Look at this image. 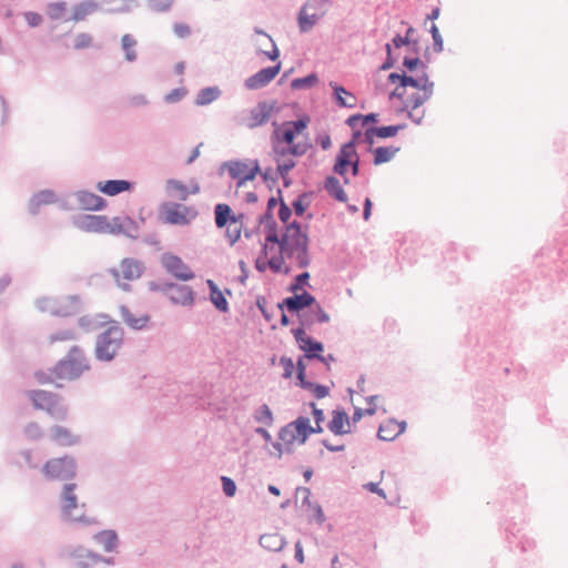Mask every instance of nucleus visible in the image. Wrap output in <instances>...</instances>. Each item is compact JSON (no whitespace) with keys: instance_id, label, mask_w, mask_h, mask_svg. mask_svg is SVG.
Masks as SVG:
<instances>
[{"instance_id":"nucleus-1","label":"nucleus","mask_w":568,"mask_h":568,"mask_svg":"<svg viewBox=\"0 0 568 568\" xmlns=\"http://www.w3.org/2000/svg\"><path fill=\"white\" fill-rule=\"evenodd\" d=\"M267 219L268 222L271 221L272 227L264 234L262 252L265 255L270 251L285 253L287 258L296 261L298 267L306 268L311 264L310 237L306 231L308 225H305L304 229L300 222L292 221L285 225L284 232L280 234L275 219L270 215Z\"/></svg>"},{"instance_id":"nucleus-2","label":"nucleus","mask_w":568,"mask_h":568,"mask_svg":"<svg viewBox=\"0 0 568 568\" xmlns=\"http://www.w3.org/2000/svg\"><path fill=\"white\" fill-rule=\"evenodd\" d=\"M123 344V329L113 323L101 333L95 343V357L102 362H111Z\"/></svg>"},{"instance_id":"nucleus-3","label":"nucleus","mask_w":568,"mask_h":568,"mask_svg":"<svg viewBox=\"0 0 568 568\" xmlns=\"http://www.w3.org/2000/svg\"><path fill=\"white\" fill-rule=\"evenodd\" d=\"M87 369H89V363L83 352L78 346H73L67 357L57 364L54 372L59 378L73 379Z\"/></svg>"},{"instance_id":"nucleus-4","label":"nucleus","mask_w":568,"mask_h":568,"mask_svg":"<svg viewBox=\"0 0 568 568\" xmlns=\"http://www.w3.org/2000/svg\"><path fill=\"white\" fill-rule=\"evenodd\" d=\"M407 87L414 89H423V93H413L406 100L412 103V109H418L433 97L435 83L429 79V77L425 72H423L422 75L416 78L413 75H408L406 72H403L402 88L405 89Z\"/></svg>"},{"instance_id":"nucleus-5","label":"nucleus","mask_w":568,"mask_h":568,"mask_svg":"<svg viewBox=\"0 0 568 568\" xmlns=\"http://www.w3.org/2000/svg\"><path fill=\"white\" fill-rule=\"evenodd\" d=\"M30 398L36 408L45 410L53 418L64 419L67 417V407L54 395L45 390H36L30 394Z\"/></svg>"},{"instance_id":"nucleus-6","label":"nucleus","mask_w":568,"mask_h":568,"mask_svg":"<svg viewBox=\"0 0 568 568\" xmlns=\"http://www.w3.org/2000/svg\"><path fill=\"white\" fill-rule=\"evenodd\" d=\"M38 307L43 312H49L58 316H70L79 311V301L74 296L63 300L41 298L38 301Z\"/></svg>"},{"instance_id":"nucleus-7","label":"nucleus","mask_w":568,"mask_h":568,"mask_svg":"<svg viewBox=\"0 0 568 568\" xmlns=\"http://www.w3.org/2000/svg\"><path fill=\"white\" fill-rule=\"evenodd\" d=\"M307 116L293 121H286L281 126H276L272 133V141H281L285 144H292L295 138L301 134L308 125Z\"/></svg>"},{"instance_id":"nucleus-8","label":"nucleus","mask_w":568,"mask_h":568,"mask_svg":"<svg viewBox=\"0 0 568 568\" xmlns=\"http://www.w3.org/2000/svg\"><path fill=\"white\" fill-rule=\"evenodd\" d=\"M44 475L52 480H68L75 474V465L71 458H53L43 468Z\"/></svg>"},{"instance_id":"nucleus-9","label":"nucleus","mask_w":568,"mask_h":568,"mask_svg":"<svg viewBox=\"0 0 568 568\" xmlns=\"http://www.w3.org/2000/svg\"><path fill=\"white\" fill-rule=\"evenodd\" d=\"M162 213L164 222L174 225H186L197 215L193 207L178 203L164 205Z\"/></svg>"},{"instance_id":"nucleus-10","label":"nucleus","mask_w":568,"mask_h":568,"mask_svg":"<svg viewBox=\"0 0 568 568\" xmlns=\"http://www.w3.org/2000/svg\"><path fill=\"white\" fill-rule=\"evenodd\" d=\"M314 304H316L315 296L307 291H303L302 293H293V295L283 298L282 302L277 304V307L281 311L286 310L300 316L301 313L312 307Z\"/></svg>"},{"instance_id":"nucleus-11","label":"nucleus","mask_w":568,"mask_h":568,"mask_svg":"<svg viewBox=\"0 0 568 568\" xmlns=\"http://www.w3.org/2000/svg\"><path fill=\"white\" fill-rule=\"evenodd\" d=\"M161 264L170 275L179 281L187 282L194 278L192 270L178 255L164 253Z\"/></svg>"},{"instance_id":"nucleus-12","label":"nucleus","mask_w":568,"mask_h":568,"mask_svg":"<svg viewBox=\"0 0 568 568\" xmlns=\"http://www.w3.org/2000/svg\"><path fill=\"white\" fill-rule=\"evenodd\" d=\"M143 264L133 258H124L120 264V271L112 270V274L118 283V285L123 291H129L130 287L125 283H121L120 277L126 281L138 280L143 273Z\"/></svg>"},{"instance_id":"nucleus-13","label":"nucleus","mask_w":568,"mask_h":568,"mask_svg":"<svg viewBox=\"0 0 568 568\" xmlns=\"http://www.w3.org/2000/svg\"><path fill=\"white\" fill-rule=\"evenodd\" d=\"M358 155L356 149L354 150V142H345L338 153L336 154L333 165V172L343 178L344 183L348 184L349 179L346 175L351 161Z\"/></svg>"},{"instance_id":"nucleus-14","label":"nucleus","mask_w":568,"mask_h":568,"mask_svg":"<svg viewBox=\"0 0 568 568\" xmlns=\"http://www.w3.org/2000/svg\"><path fill=\"white\" fill-rule=\"evenodd\" d=\"M75 485L65 484L61 496V510L64 517L71 520H80L81 515H75L74 511L79 509L77 496L74 494Z\"/></svg>"},{"instance_id":"nucleus-15","label":"nucleus","mask_w":568,"mask_h":568,"mask_svg":"<svg viewBox=\"0 0 568 568\" xmlns=\"http://www.w3.org/2000/svg\"><path fill=\"white\" fill-rule=\"evenodd\" d=\"M169 300L176 305L191 307L195 302L194 293L186 285L170 284L166 287Z\"/></svg>"},{"instance_id":"nucleus-16","label":"nucleus","mask_w":568,"mask_h":568,"mask_svg":"<svg viewBox=\"0 0 568 568\" xmlns=\"http://www.w3.org/2000/svg\"><path fill=\"white\" fill-rule=\"evenodd\" d=\"M297 321L301 325L311 328L316 323H328L329 315L325 312L321 304L316 302V304H314L312 307L301 313L300 316H297Z\"/></svg>"},{"instance_id":"nucleus-17","label":"nucleus","mask_w":568,"mask_h":568,"mask_svg":"<svg viewBox=\"0 0 568 568\" xmlns=\"http://www.w3.org/2000/svg\"><path fill=\"white\" fill-rule=\"evenodd\" d=\"M506 532L509 542H516V546L519 547L523 552L529 551L536 546V541L532 538L526 534H521V528L517 527L516 523L507 524Z\"/></svg>"},{"instance_id":"nucleus-18","label":"nucleus","mask_w":568,"mask_h":568,"mask_svg":"<svg viewBox=\"0 0 568 568\" xmlns=\"http://www.w3.org/2000/svg\"><path fill=\"white\" fill-rule=\"evenodd\" d=\"M78 229L85 232L105 233L108 219L102 215H83L75 221Z\"/></svg>"},{"instance_id":"nucleus-19","label":"nucleus","mask_w":568,"mask_h":568,"mask_svg":"<svg viewBox=\"0 0 568 568\" xmlns=\"http://www.w3.org/2000/svg\"><path fill=\"white\" fill-rule=\"evenodd\" d=\"M281 71V62L266 67L251 75V90H257L266 87Z\"/></svg>"},{"instance_id":"nucleus-20","label":"nucleus","mask_w":568,"mask_h":568,"mask_svg":"<svg viewBox=\"0 0 568 568\" xmlns=\"http://www.w3.org/2000/svg\"><path fill=\"white\" fill-rule=\"evenodd\" d=\"M276 110L275 101H262L251 110V126L262 125L266 123L272 113Z\"/></svg>"},{"instance_id":"nucleus-21","label":"nucleus","mask_w":568,"mask_h":568,"mask_svg":"<svg viewBox=\"0 0 568 568\" xmlns=\"http://www.w3.org/2000/svg\"><path fill=\"white\" fill-rule=\"evenodd\" d=\"M349 426V417L344 409H334L333 417L327 424L328 429L337 436L349 434L351 428H345L344 425Z\"/></svg>"},{"instance_id":"nucleus-22","label":"nucleus","mask_w":568,"mask_h":568,"mask_svg":"<svg viewBox=\"0 0 568 568\" xmlns=\"http://www.w3.org/2000/svg\"><path fill=\"white\" fill-rule=\"evenodd\" d=\"M79 206L88 211H99L104 206V200L91 192L79 191L75 194Z\"/></svg>"},{"instance_id":"nucleus-23","label":"nucleus","mask_w":568,"mask_h":568,"mask_svg":"<svg viewBox=\"0 0 568 568\" xmlns=\"http://www.w3.org/2000/svg\"><path fill=\"white\" fill-rule=\"evenodd\" d=\"M100 9V4L97 1L93 0H85L78 4H75L72 8V14L69 19H65V21H83L88 16L97 12Z\"/></svg>"},{"instance_id":"nucleus-24","label":"nucleus","mask_w":568,"mask_h":568,"mask_svg":"<svg viewBox=\"0 0 568 568\" xmlns=\"http://www.w3.org/2000/svg\"><path fill=\"white\" fill-rule=\"evenodd\" d=\"M97 187L102 193L109 196H114L119 193L131 190L132 184L125 180H109L105 182H99Z\"/></svg>"},{"instance_id":"nucleus-25","label":"nucleus","mask_w":568,"mask_h":568,"mask_svg":"<svg viewBox=\"0 0 568 568\" xmlns=\"http://www.w3.org/2000/svg\"><path fill=\"white\" fill-rule=\"evenodd\" d=\"M224 169H227L229 174L232 179L239 181V185L243 184L246 180H248V174L246 173L247 165L241 161H230L222 164L220 169V173L222 174Z\"/></svg>"},{"instance_id":"nucleus-26","label":"nucleus","mask_w":568,"mask_h":568,"mask_svg":"<svg viewBox=\"0 0 568 568\" xmlns=\"http://www.w3.org/2000/svg\"><path fill=\"white\" fill-rule=\"evenodd\" d=\"M325 191L336 201L341 203L347 202V194L344 191L339 180L334 175H328L324 180Z\"/></svg>"},{"instance_id":"nucleus-27","label":"nucleus","mask_w":568,"mask_h":568,"mask_svg":"<svg viewBox=\"0 0 568 568\" xmlns=\"http://www.w3.org/2000/svg\"><path fill=\"white\" fill-rule=\"evenodd\" d=\"M334 90V100L339 108L354 109L356 106V98L349 93L344 87L331 83Z\"/></svg>"},{"instance_id":"nucleus-28","label":"nucleus","mask_w":568,"mask_h":568,"mask_svg":"<svg viewBox=\"0 0 568 568\" xmlns=\"http://www.w3.org/2000/svg\"><path fill=\"white\" fill-rule=\"evenodd\" d=\"M120 313L123 322L131 327L132 329L140 331L146 327L148 323L150 322V316L146 314H143L139 317H134L129 308L124 305L120 307Z\"/></svg>"},{"instance_id":"nucleus-29","label":"nucleus","mask_w":568,"mask_h":568,"mask_svg":"<svg viewBox=\"0 0 568 568\" xmlns=\"http://www.w3.org/2000/svg\"><path fill=\"white\" fill-rule=\"evenodd\" d=\"M206 284L210 288V300L212 304L219 310L220 312H227L229 311V303L225 298L224 293L219 288L216 283L213 280H207Z\"/></svg>"},{"instance_id":"nucleus-30","label":"nucleus","mask_w":568,"mask_h":568,"mask_svg":"<svg viewBox=\"0 0 568 568\" xmlns=\"http://www.w3.org/2000/svg\"><path fill=\"white\" fill-rule=\"evenodd\" d=\"M94 540L104 551L111 552L118 547V535L114 530H102L94 535Z\"/></svg>"},{"instance_id":"nucleus-31","label":"nucleus","mask_w":568,"mask_h":568,"mask_svg":"<svg viewBox=\"0 0 568 568\" xmlns=\"http://www.w3.org/2000/svg\"><path fill=\"white\" fill-rule=\"evenodd\" d=\"M398 146H377L375 149H368L374 155L373 163L374 165H381L389 162L399 152Z\"/></svg>"},{"instance_id":"nucleus-32","label":"nucleus","mask_w":568,"mask_h":568,"mask_svg":"<svg viewBox=\"0 0 568 568\" xmlns=\"http://www.w3.org/2000/svg\"><path fill=\"white\" fill-rule=\"evenodd\" d=\"M260 545L270 551H281L285 545L286 539L280 534H264L260 537Z\"/></svg>"},{"instance_id":"nucleus-33","label":"nucleus","mask_w":568,"mask_h":568,"mask_svg":"<svg viewBox=\"0 0 568 568\" xmlns=\"http://www.w3.org/2000/svg\"><path fill=\"white\" fill-rule=\"evenodd\" d=\"M51 439L60 446H71L78 443V437L61 426L52 429Z\"/></svg>"},{"instance_id":"nucleus-34","label":"nucleus","mask_w":568,"mask_h":568,"mask_svg":"<svg viewBox=\"0 0 568 568\" xmlns=\"http://www.w3.org/2000/svg\"><path fill=\"white\" fill-rule=\"evenodd\" d=\"M320 18H317L314 13L310 12L307 9L302 7L298 11L297 23L300 31L302 33L310 32L314 26L317 23Z\"/></svg>"},{"instance_id":"nucleus-35","label":"nucleus","mask_w":568,"mask_h":568,"mask_svg":"<svg viewBox=\"0 0 568 568\" xmlns=\"http://www.w3.org/2000/svg\"><path fill=\"white\" fill-rule=\"evenodd\" d=\"M300 348L304 352L305 358L313 361L317 359L323 353L324 344L313 337H310Z\"/></svg>"},{"instance_id":"nucleus-36","label":"nucleus","mask_w":568,"mask_h":568,"mask_svg":"<svg viewBox=\"0 0 568 568\" xmlns=\"http://www.w3.org/2000/svg\"><path fill=\"white\" fill-rule=\"evenodd\" d=\"M109 6L106 11L110 13L129 12L138 7L136 0H104Z\"/></svg>"},{"instance_id":"nucleus-37","label":"nucleus","mask_w":568,"mask_h":568,"mask_svg":"<svg viewBox=\"0 0 568 568\" xmlns=\"http://www.w3.org/2000/svg\"><path fill=\"white\" fill-rule=\"evenodd\" d=\"M399 436L396 429V419L390 418L386 423L381 424L377 437L384 442H392Z\"/></svg>"},{"instance_id":"nucleus-38","label":"nucleus","mask_w":568,"mask_h":568,"mask_svg":"<svg viewBox=\"0 0 568 568\" xmlns=\"http://www.w3.org/2000/svg\"><path fill=\"white\" fill-rule=\"evenodd\" d=\"M332 4L333 2L331 0H308L303 7L322 19L331 9Z\"/></svg>"},{"instance_id":"nucleus-39","label":"nucleus","mask_w":568,"mask_h":568,"mask_svg":"<svg viewBox=\"0 0 568 568\" xmlns=\"http://www.w3.org/2000/svg\"><path fill=\"white\" fill-rule=\"evenodd\" d=\"M55 202V194L50 190H44L36 195L30 201V211L37 213L41 204H50Z\"/></svg>"},{"instance_id":"nucleus-40","label":"nucleus","mask_w":568,"mask_h":568,"mask_svg":"<svg viewBox=\"0 0 568 568\" xmlns=\"http://www.w3.org/2000/svg\"><path fill=\"white\" fill-rule=\"evenodd\" d=\"M277 204L280 205V195L277 197L271 196L267 201L266 211L258 219V223L263 227V234H265V232L270 231V227H272L271 221L268 222L267 216L270 215L272 219H274L272 211Z\"/></svg>"},{"instance_id":"nucleus-41","label":"nucleus","mask_w":568,"mask_h":568,"mask_svg":"<svg viewBox=\"0 0 568 568\" xmlns=\"http://www.w3.org/2000/svg\"><path fill=\"white\" fill-rule=\"evenodd\" d=\"M221 94V91L217 87H209L202 89L196 97L195 103L197 105H206L213 101H215Z\"/></svg>"},{"instance_id":"nucleus-42","label":"nucleus","mask_w":568,"mask_h":568,"mask_svg":"<svg viewBox=\"0 0 568 568\" xmlns=\"http://www.w3.org/2000/svg\"><path fill=\"white\" fill-rule=\"evenodd\" d=\"M293 428L295 436H297V443L303 445L306 443L312 434L323 433V427L306 428V425H290Z\"/></svg>"},{"instance_id":"nucleus-43","label":"nucleus","mask_w":568,"mask_h":568,"mask_svg":"<svg viewBox=\"0 0 568 568\" xmlns=\"http://www.w3.org/2000/svg\"><path fill=\"white\" fill-rule=\"evenodd\" d=\"M165 189L170 195L176 196L178 199L183 201L186 200L189 195L187 187L181 181L178 180H169L166 182Z\"/></svg>"},{"instance_id":"nucleus-44","label":"nucleus","mask_w":568,"mask_h":568,"mask_svg":"<svg viewBox=\"0 0 568 568\" xmlns=\"http://www.w3.org/2000/svg\"><path fill=\"white\" fill-rule=\"evenodd\" d=\"M311 192H303L292 202V210L296 216H303L311 204Z\"/></svg>"},{"instance_id":"nucleus-45","label":"nucleus","mask_w":568,"mask_h":568,"mask_svg":"<svg viewBox=\"0 0 568 568\" xmlns=\"http://www.w3.org/2000/svg\"><path fill=\"white\" fill-rule=\"evenodd\" d=\"M318 82L316 73H310L302 78H295L291 82L292 90H306L311 89Z\"/></svg>"},{"instance_id":"nucleus-46","label":"nucleus","mask_w":568,"mask_h":568,"mask_svg":"<svg viewBox=\"0 0 568 568\" xmlns=\"http://www.w3.org/2000/svg\"><path fill=\"white\" fill-rule=\"evenodd\" d=\"M406 123H399L396 125H383V126H373L375 134L379 139H388L395 136L399 131L406 129Z\"/></svg>"},{"instance_id":"nucleus-47","label":"nucleus","mask_w":568,"mask_h":568,"mask_svg":"<svg viewBox=\"0 0 568 568\" xmlns=\"http://www.w3.org/2000/svg\"><path fill=\"white\" fill-rule=\"evenodd\" d=\"M122 50L124 51L125 59L129 62H133L136 59L135 45L136 41L131 34H124L121 39Z\"/></svg>"},{"instance_id":"nucleus-48","label":"nucleus","mask_w":568,"mask_h":568,"mask_svg":"<svg viewBox=\"0 0 568 568\" xmlns=\"http://www.w3.org/2000/svg\"><path fill=\"white\" fill-rule=\"evenodd\" d=\"M226 226V237L231 245H234L241 236L242 223L232 216Z\"/></svg>"},{"instance_id":"nucleus-49","label":"nucleus","mask_w":568,"mask_h":568,"mask_svg":"<svg viewBox=\"0 0 568 568\" xmlns=\"http://www.w3.org/2000/svg\"><path fill=\"white\" fill-rule=\"evenodd\" d=\"M300 387L306 390H311L317 399H322L329 394V387L310 381L303 382Z\"/></svg>"},{"instance_id":"nucleus-50","label":"nucleus","mask_w":568,"mask_h":568,"mask_svg":"<svg viewBox=\"0 0 568 568\" xmlns=\"http://www.w3.org/2000/svg\"><path fill=\"white\" fill-rule=\"evenodd\" d=\"M67 2L58 1L52 2L48 6V16L52 20H64L65 21Z\"/></svg>"},{"instance_id":"nucleus-51","label":"nucleus","mask_w":568,"mask_h":568,"mask_svg":"<svg viewBox=\"0 0 568 568\" xmlns=\"http://www.w3.org/2000/svg\"><path fill=\"white\" fill-rule=\"evenodd\" d=\"M231 209L227 204H217L215 206V223L217 227H223L229 224L230 220L232 219L230 216Z\"/></svg>"},{"instance_id":"nucleus-52","label":"nucleus","mask_w":568,"mask_h":568,"mask_svg":"<svg viewBox=\"0 0 568 568\" xmlns=\"http://www.w3.org/2000/svg\"><path fill=\"white\" fill-rule=\"evenodd\" d=\"M285 258H287L285 253H278L268 258L267 265L274 273H280L283 271L285 274H288L291 271L288 266H285L283 270Z\"/></svg>"},{"instance_id":"nucleus-53","label":"nucleus","mask_w":568,"mask_h":568,"mask_svg":"<svg viewBox=\"0 0 568 568\" xmlns=\"http://www.w3.org/2000/svg\"><path fill=\"white\" fill-rule=\"evenodd\" d=\"M264 38H265V41L270 44L271 49L270 50H265V49L258 48V49H256V53L265 55L271 61L278 60V58H280V50H278L275 41L268 34H264Z\"/></svg>"},{"instance_id":"nucleus-54","label":"nucleus","mask_w":568,"mask_h":568,"mask_svg":"<svg viewBox=\"0 0 568 568\" xmlns=\"http://www.w3.org/2000/svg\"><path fill=\"white\" fill-rule=\"evenodd\" d=\"M254 419L265 426H271L273 423V414L267 405L260 406L254 413Z\"/></svg>"},{"instance_id":"nucleus-55","label":"nucleus","mask_w":568,"mask_h":568,"mask_svg":"<svg viewBox=\"0 0 568 568\" xmlns=\"http://www.w3.org/2000/svg\"><path fill=\"white\" fill-rule=\"evenodd\" d=\"M310 278L311 275L308 272H302L294 277L287 290L292 293H298V291L303 292L304 286L308 285Z\"/></svg>"},{"instance_id":"nucleus-56","label":"nucleus","mask_w":568,"mask_h":568,"mask_svg":"<svg viewBox=\"0 0 568 568\" xmlns=\"http://www.w3.org/2000/svg\"><path fill=\"white\" fill-rule=\"evenodd\" d=\"M412 109V103L408 101H404L403 106L397 110V112H405L407 118L415 124L420 125L423 123V119L425 116V111H422L420 114H415Z\"/></svg>"},{"instance_id":"nucleus-57","label":"nucleus","mask_w":568,"mask_h":568,"mask_svg":"<svg viewBox=\"0 0 568 568\" xmlns=\"http://www.w3.org/2000/svg\"><path fill=\"white\" fill-rule=\"evenodd\" d=\"M429 32L432 34V38H433V50L434 52L436 53H440L443 52L444 50V40H443V37L439 32V29L438 27L433 23L429 28Z\"/></svg>"},{"instance_id":"nucleus-58","label":"nucleus","mask_w":568,"mask_h":568,"mask_svg":"<svg viewBox=\"0 0 568 568\" xmlns=\"http://www.w3.org/2000/svg\"><path fill=\"white\" fill-rule=\"evenodd\" d=\"M277 194L280 195V207H278V219L284 223V226L288 224V220L292 216V207L288 206L284 200L282 199V191L278 190Z\"/></svg>"},{"instance_id":"nucleus-59","label":"nucleus","mask_w":568,"mask_h":568,"mask_svg":"<svg viewBox=\"0 0 568 568\" xmlns=\"http://www.w3.org/2000/svg\"><path fill=\"white\" fill-rule=\"evenodd\" d=\"M278 439L284 444H294L297 442V436H295L293 428L286 424L280 429Z\"/></svg>"},{"instance_id":"nucleus-60","label":"nucleus","mask_w":568,"mask_h":568,"mask_svg":"<svg viewBox=\"0 0 568 568\" xmlns=\"http://www.w3.org/2000/svg\"><path fill=\"white\" fill-rule=\"evenodd\" d=\"M122 234L129 237L138 236V224L130 217H123Z\"/></svg>"},{"instance_id":"nucleus-61","label":"nucleus","mask_w":568,"mask_h":568,"mask_svg":"<svg viewBox=\"0 0 568 568\" xmlns=\"http://www.w3.org/2000/svg\"><path fill=\"white\" fill-rule=\"evenodd\" d=\"M308 510L310 520H315L318 525H322L325 521L324 511L318 503L315 501L314 505Z\"/></svg>"},{"instance_id":"nucleus-62","label":"nucleus","mask_w":568,"mask_h":568,"mask_svg":"<svg viewBox=\"0 0 568 568\" xmlns=\"http://www.w3.org/2000/svg\"><path fill=\"white\" fill-rule=\"evenodd\" d=\"M221 483H222L223 493H224V495L226 497L235 496L236 484H235V481L231 477L222 476L221 477Z\"/></svg>"},{"instance_id":"nucleus-63","label":"nucleus","mask_w":568,"mask_h":568,"mask_svg":"<svg viewBox=\"0 0 568 568\" xmlns=\"http://www.w3.org/2000/svg\"><path fill=\"white\" fill-rule=\"evenodd\" d=\"M403 65L410 72L415 71L418 67H422L423 69L427 68L426 62L420 60L418 57H404Z\"/></svg>"},{"instance_id":"nucleus-64","label":"nucleus","mask_w":568,"mask_h":568,"mask_svg":"<svg viewBox=\"0 0 568 568\" xmlns=\"http://www.w3.org/2000/svg\"><path fill=\"white\" fill-rule=\"evenodd\" d=\"M280 365L283 367V378H291L295 368V364L291 357L282 356L280 358Z\"/></svg>"}]
</instances>
